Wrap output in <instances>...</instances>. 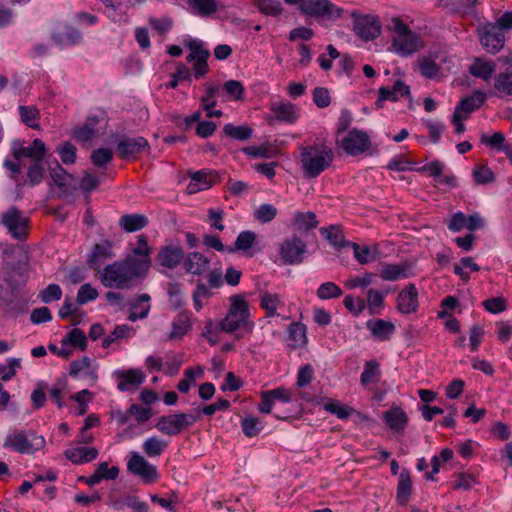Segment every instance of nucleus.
Wrapping results in <instances>:
<instances>
[{"mask_svg": "<svg viewBox=\"0 0 512 512\" xmlns=\"http://www.w3.org/2000/svg\"><path fill=\"white\" fill-rule=\"evenodd\" d=\"M149 270L147 260H138L128 256L124 260L115 261L104 266L100 274L101 283L108 288L128 289L135 280L142 278Z\"/></svg>", "mask_w": 512, "mask_h": 512, "instance_id": "f257e3e1", "label": "nucleus"}, {"mask_svg": "<svg viewBox=\"0 0 512 512\" xmlns=\"http://www.w3.org/2000/svg\"><path fill=\"white\" fill-rule=\"evenodd\" d=\"M299 161L305 178L314 179L327 170L334 161V153L325 142L300 147Z\"/></svg>", "mask_w": 512, "mask_h": 512, "instance_id": "f03ea898", "label": "nucleus"}, {"mask_svg": "<svg viewBox=\"0 0 512 512\" xmlns=\"http://www.w3.org/2000/svg\"><path fill=\"white\" fill-rule=\"evenodd\" d=\"M387 29L392 33L391 50L399 56H411L424 46L421 36L413 32L398 17H393L390 20Z\"/></svg>", "mask_w": 512, "mask_h": 512, "instance_id": "7ed1b4c3", "label": "nucleus"}, {"mask_svg": "<svg viewBox=\"0 0 512 512\" xmlns=\"http://www.w3.org/2000/svg\"><path fill=\"white\" fill-rule=\"evenodd\" d=\"M29 279L28 263L23 260L6 261L0 269V299H10Z\"/></svg>", "mask_w": 512, "mask_h": 512, "instance_id": "20e7f679", "label": "nucleus"}, {"mask_svg": "<svg viewBox=\"0 0 512 512\" xmlns=\"http://www.w3.org/2000/svg\"><path fill=\"white\" fill-rule=\"evenodd\" d=\"M45 438L33 430L15 429L5 438L3 447L20 454H34L44 448Z\"/></svg>", "mask_w": 512, "mask_h": 512, "instance_id": "39448f33", "label": "nucleus"}, {"mask_svg": "<svg viewBox=\"0 0 512 512\" xmlns=\"http://www.w3.org/2000/svg\"><path fill=\"white\" fill-rule=\"evenodd\" d=\"M345 14L352 18V31L362 41H373L381 35L382 24L376 15L364 14L359 10H345Z\"/></svg>", "mask_w": 512, "mask_h": 512, "instance_id": "423d86ee", "label": "nucleus"}, {"mask_svg": "<svg viewBox=\"0 0 512 512\" xmlns=\"http://www.w3.org/2000/svg\"><path fill=\"white\" fill-rule=\"evenodd\" d=\"M183 45L190 50L186 61L193 65L194 78L197 80L204 78L209 72L207 61L210 57V51L205 48L202 40L190 36L183 39Z\"/></svg>", "mask_w": 512, "mask_h": 512, "instance_id": "0eeeda50", "label": "nucleus"}, {"mask_svg": "<svg viewBox=\"0 0 512 512\" xmlns=\"http://www.w3.org/2000/svg\"><path fill=\"white\" fill-rule=\"evenodd\" d=\"M249 317L248 302L240 295L231 297V305L227 315L219 323L220 329L226 333H233L245 327Z\"/></svg>", "mask_w": 512, "mask_h": 512, "instance_id": "6e6552de", "label": "nucleus"}, {"mask_svg": "<svg viewBox=\"0 0 512 512\" xmlns=\"http://www.w3.org/2000/svg\"><path fill=\"white\" fill-rule=\"evenodd\" d=\"M198 420L199 417L192 413H175L159 417L155 427L164 435L176 436Z\"/></svg>", "mask_w": 512, "mask_h": 512, "instance_id": "1a4fd4ad", "label": "nucleus"}, {"mask_svg": "<svg viewBox=\"0 0 512 512\" xmlns=\"http://www.w3.org/2000/svg\"><path fill=\"white\" fill-rule=\"evenodd\" d=\"M301 13L312 16L322 17L328 20H337L345 16V10L328 0H303L299 7Z\"/></svg>", "mask_w": 512, "mask_h": 512, "instance_id": "9d476101", "label": "nucleus"}, {"mask_svg": "<svg viewBox=\"0 0 512 512\" xmlns=\"http://www.w3.org/2000/svg\"><path fill=\"white\" fill-rule=\"evenodd\" d=\"M4 225L12 238L23 240L28 235L29 219L17 207L11 206L1 215Z\"/></svg>", "mask_w": 512, "mask_h": 512, "instance_id": "9b49d317", "label": "nucleus"}, {"mask_svg": "<svg viewBox=\"0 0 512 512\" xmlns=\"http://www.w3.org/2000/svg\"><path fill=\"white\" fill-rule=\"evenodd\" d=\"M477 31L480 43L488 53L496 54L504 47V33L496 24L487 22L481 25Z\"/></svg>", "mask_w": 512, "mask_h": 512, "instance_id": "f8f14e48", "label": "nucleus"}, {"mask_svg": "<svg viewBox=\"0 0 512 512\" xmlns=\"http://www.w3.org/2000/svg\"><path fill=\"white\" fill-rule=\"evenodd\" d=\"M12 154L16 160L26 157L33 162H43L48 155L46 144L39 138H36L28 146H23L20 140H14L11 144Z\"/></svg>", "mask_w": 512, "mask_h": 512, "instance_id": "ddd939ff", "label": "nucleus"}, {"mask_svg": "<svg viewBox=\"0 0 512 512\" xmlns=\"http://www.w3.org/2000/svg\"><path fill=\"white\" fill-rule=\"evenodd\" d=\"M127 470L131 474L140 477L146 484L154 483L159 478L157 467L150 464L137 452H131Z\"/></svg>", "mask_w": 512, "mask_h": 512, "instance_id": "4468645a", "label": "nucleus"}, {"mask_svg": "<svg viewBox=\"0 0 512 512\" xmlns=\"http://www.w3.org/2000/svg\"><path fill=\"white\" fill-rule=\"evenodd\" d=\"M307 251L306 243L297 236L286 238L279 247V254L285 264H300Z\"/></svg>", "mask_w": 512, "mask_h": 512, "instance_id": "2eb2a0df", "label": "nucleus"}, {"mask_svg": "<svg viewBox=\"0 0 512 512\" xmlns=\"http://www.w3.org/2000/svg\"><path fill=\"white\" fill-rule=\"evenodd\" d=\"M183 248L177 244L169 242L159 248L155 256V263L166 269H174L184 261Z\"/></svg>", "mask_w": 512, "mask_h": 512, "instance_id": "dca6fc26", "label": "nucleus"}, {"mask_svg": "<svg viewBox=\"0 0 512 512\" xmlns=\"http://www.w3.org/2000/svg\"><path fill=\"white\" fill-rule=\"evenodd\" d=\"M342 149L349 155L356 156L364 153L370 146V139L366 132L352 129L342 139Z\"/></svg>", "mask_w": 512, "mask_h": 512, "instance_id": "f3484780", "label": "nucleus"}, {"mask_svg": "<svg viewBox=\"0 0 512 512\" xmlns=\"http://www.w3.org/2000/svg\"><path fill=\"white\" fill-rule=\"evenodd\" d=\"M146 148H149L148 141L142 137L130 138L128 136H122L117 143L116 151L120 158L130 159L136 158Z\"/></svg>", "mask_w": 512, "mask_h": 512, "instance_id": "a211bd4d", "label": "nucleus"}, {"mask_svg": "<svg viewBox=\"0 0 512 512\" xmlns=\"http://www.w3.org/2000/svg\"><path fill=\"white\" fill-rule=\"evenodd\" d=\"M113 375L117 380V388L122 392L137 389L146 378L141 369L116 370Z\"/></svg>", "mask_w": 512, "mask_h": 512, "instance_id": "6ab92c4d", "label": "nucleus"}, {"mask_svg": "<svg viewBox=\"0 0 512 512\" xmlns=\"http://www.w3.org/2000/svg\"><path fill=\"white\" fill-rule=\"evenodd\" d=\"M410 95V88L402 80H396L392 87H380L378 89V98L375 102L378 108L383 107L385 101L396 102L401 97Z\"/></svg>", "mask_w": 512, "mask_h": 512, "instance_id": "aec40b11", "label": "nucleus"}, {"mask_svg": "<svg viewBox=\"0 0 512 512\" xmlns=\"http://www.w3.org/2000/svg\"><path fill=\"white\" fill-rule=\"evenodd\" d=\"M207 284L202 280H197L192 295L209 299L213 296L211 289L220 288L223 285V273L221 269H213L207 274Z\"/></svg>", "mask_w": 512, "mask_h": 512, "instance_id": "412c9836", "label": "nucleus"}, {"mask_svg": "<svg viewBox=\"0 0 512 512\" xmlns=\"http://www.w3.org/2000/svg\"><path fill=\"white\" fill-rule=\"evenodd\" d=\"M183 266L188 274L195 276L207 275L210 270V259L200 252H190L184 257Z\"/></svg>", "mask_w": 512, "mask_h": 512, "instance_id": "4be33fe9", "label": "nucleus"}, {"mask_svg": "<svg viewBox=\"0 0 512 512\" xmlns=\"http://www.w3.org/2000/svg\"><path fill=\"white\" fill-rule=\"evenodd\" d=\"M397 310L401 314L415 313L418 309V290L414 284H409L397 296Z\"/></svg>", "mask_w": 512, "mask_h": 512, "instance_id": "5701e85b", "label": "nucleus"}, {"mask_svg": "<svg viewBox=\"0 0 512 512\" xmlns=\"http://www.w3.org/2000/svg\"><path fill=\"white\" fill-rule=\"evenodd\" d=\"M407 413L399 406H392L383 413V421L394 433H403L408 424Z\"/></svg>", "mask_w": 512, "mask_h": 512, "instance_id": "b1692460", "label": "nucleus"}, {"mask_svg": "<svg viewBox=\"0 0 512 512\" xmlns=\"http://www.w3.org/2000/svg\"><path fill=\"white\" fill-rule=\"evenodd\" d=\"M68 373L75 379H89L93 382L98 379L96 369L92 367V361L87 356L72 361Z\"/></svg>", "mask_w": 512, "mask_h": 512, "instance_id": "393cba45", "label": "nucleus"}, {"mask_svg": "<svg viewBox=\"0 0 512 512\" xmlns=\"http://www.w3.org/2000/svg\"><path fill=\"white\" fill-rule=\"evenodd\" d=\"M270 110L278 121L287 124H293L299 118V109L295 104L288 101L280 100L273 102L271 103Z\"/></svg>", "mask_w": 512, "mask_h": 512, "instance_id": "a878e982", "label": "nucleus"}, {"mask_svg": "<svg viewBox=\"0 0 512 512\" xmlns=\"http://www.w3.org/2000/svg\"><path fill=\"white\" fill-rule=\"evenodd\" d=\"M111 242L105 240L94 245L91 254L87 259L90 268L100 270V267L109 259L113 258Z\"/></svg>", "mask_w": 512, "mask_h": 512, "instance_id": "bb28decb", "label": "nucleus"}, {"mask_svg": "<svg viewBox=\"0 0 512 512\" xmlns=\"http://www.w3.org/2000/svg\"><path fill=\"white\" fill-rule=\"evenodd\" d=\"M366 327L378 341L389 340L396 330L395 325L391 321L384 319H370L366 322Z\"/></svg>", "mask_w": 512, "mask_h": 512, "instance_id": "cd10ccee", "label": "nucleus"}, {"mask_svg": "<svg viewBox=\"0 0 512 512\" xmlns=\"http://www.w3.org/2000/svg\"><path fill=\"white\" fill-rule=\"evenodd\" d=\"M287 344L292 349L303 348L307 345V328L301 322H292L287 328Z\"/></svg>", "mask_w": 512, "mask_h": 512, "instance_id": "c85d7f7f", "label": "nucleus"}, {"mask_svg": "<svg viewBox=\"0 0 512 512\" xmlns=\"http://www.w3.org/2000/svg\"><path fill=\"white\" fill-rule=\"evenodd\" d=\"M484 101V93L481 91H475L471 96L461 99L456 105L454 112L468 117L469 114L479 109Z\"/></svg>", "mask_w": 512, "mask_h": 512, "instance_id": "c756f323", "label": "nucleus"}, {"mask_svg": "<svg viewBox=\"0 0 512 512\" xmlns=\"http://www.w3.org/2000/svg\"><path fill=\"white\" fill-rule=\"evenodd\" d=\"M320 233L335 249L347 248L352 244V242L344 238L343 231L338 225L321 227Z\"/></svg>", "mask_w": 512, "mask_h": 512, "instance_id": "7c9ffc66", "label": "nucleus"}, {"mask_svg": "<svg viewBox=\"0 0 512 512\" xmlns=\"http://www.w3.org/2000/svg\"><path fill=\"white\" fill-rule=\"evenodd\" d=\"M65 456L74 464L89 463L98 456V450L94 447H73L65 451Z\"/></svg>", "mask_w": 512, "mask_h": 512, "instance_id": "2f4dec72", "label": "nucleus"}, {"mask_svg": "<svg viewBox=\"0 0 512 512\" xmlns=\"http://www.w3.org/2000/svg\"><path fill=\"white\" fill-rule=\"evenodd\" d=\"M412 493V480L408 470L404 469L398 478L396 491V501L400 506H405L409 502Z\"/></svg>", "mask_w": 512, "mask_h": 512, "instance_id": "473e14b6", "label": "nucleus"}, {"mask_svg": "<svg viewBox=\"0 0 512 512\" xmlns=\"http://www.w3.org/2000/svg\"><path fill=\"white\" fill-rule=\"evenodd\" d=\"M98 123V117L96 116H88L86 118V121L83 123V125L76 127L73 130L72 136L81 142H87L91 139H93L97 133L98 130L96 128Z\"/></svg>", "mask_w": 512, "mask_h": 512, "instance_id": "72a5a7b5", "label": "nucleus"}, {"mask_svg": "<svg viewBox=\"0 0 512 512\" xmlns=\"http://www.w3.org/2000/svg\"><path fill=\"white\" fill-rule=\"evenodd\" d=\"M495 63L492 60L486 61L482 58H475L471 66L469 67V72L474 77L480 78L484 81H488L491 79L494 71H495Z\"/></svg>", "mask_w": 512, "mask_h": 512, "instance_id": "f704fd0d", "label": "nucleus"}, {"mask_svg": "<svg viewBox=\"0 0 512 512\" xmlns=\"http://www.w3.org/2000/svg\"><path fill=\"white\" fill-rule=\"evenodd\" d=\"M213 185L212 179L204 170L194 172L190 177V182L186 187L188 194H196L200 191L209 189Z\"/></svg>", "mask_w": 512, "mask_h": 512, "instance_id": "c9c22d12", "label": "nucleus"}, {"mask_svg": "<svg viewBox=\"0 0 512 512\" xmlns=\"http://www.w3.org/2000/svg\"><path fill=\"white\" fill-rule=\"evenodd\" d=\"M150 296L148 294H141L131 303V312L128 316L130 321L144 319L148 316L150 311Z\"/></svg>", "mask_w": 512, "mask_h": 512, "instance_id": "e433bc0d", "label": "nucleus"}, {"mask_svg": "<svg viewBox=\"0 0 512 512\" xmlns=\"http://www.w3.org/2000/svg\"><path fill=\"white\" fill-rule=\"evenodd\" d=\"M52 41L58 46H67L78 44L82 40L81 33L73 27H66L63 31L54 32L51 36Z\"/></svg>", "mask_w": 512, "mask_h": 512, "instance_id": "4c0bfd02", "label": "nucleus"}, {"mask_svg": "<svg viewBox=\"0 0 512 512\" xmlns=\"http://www.w3.org/2000/svg\"><path fill=\"white\" fill-rule=\"evenodd\" d=\"M191 329L190 315L188 312H180L172 322V330L168 335L169 340L181 339Z\"/></svg>", "mask_w": 512, "mask_h": 512, "instance_id": "58836bf2", "label": "nucleus"}, {"mask_svg": "<svg viewBox=\"0 0 512 512\" xmlns=\"http://www.w3.org/2000/svg\"><path fill=\"white\" fill-rule=\"evenodd\" d=\"M147 224V217L141 214H125L119 220L120 227L126 232L141 230Z\"/></svg>", "mask_w": 512, "mask_h": 512, "instance_id": "ea45409f", "label": "nucleus"}, {"mask_svg": "<svg viewBox=\"0 0 512 512\" xmlns=\"http://www.w3.org/2000/svg\"><path fill=\"white\" fill-rule=\"evenodd\" d=\"M259 300L260 307L266 310L268 317H274L277 315V309L281 303V296L278 293L260 291Z\"/></svg>", "mask_w": 512, "mask_h": 512, "instance_id": "a19ab883", "label": "nucleus"}, {"mask_svg": "<svg viewBox=\"0 0 512 512\" xmlns=\"http://www.w3.org/2000/svg\"><path fill=\"white\" fill-rule=\"evenodd\" d=\"M224 134L233 140L246 141L253 135V129L247 124L236 126L232 123H227L223 127Z\"/></svg>", "mask_w": 512, "mask_h": 512, "instance_id": "79ce46f5", "label": "nucleus"}, {"mask_svg": "<svg viewBox=\"0 0 512 512\" xmlns=\"http://www.w3.org/2000/svg\"><path fill=\"white\" fill-rule=\"evenodd\" d=\"M168 447V442L158 436L147 438L142 444V450L146 456L153 458L160 456Z\"/></svg>", "mask_w": 512, "mask_h": 512, "instance_id": "37998d69", "label": "nucleus"}, {"mask_svg": "<svg viewBox=\"0 0 512 512\" xmlns=\"http://www.w3.org/2000/svg\"><path fill=\"white\" fill-rule=\"evenodd\" d=\"M381 377L379 363L376 360L365 362L363 372L360 376V383L366 387L370 383H377Z\"/></svg>", "mask_w": 512, "mask_h": 512, "instance_id": "c03bdc74", "label": "nucleus"}, {"mask_svg": "<svg viewBox=\"0 0 512 512\" xmlns=\"http://www.w3.org/2000/svg\"><path fill=\"white\" fill-rule=\"evenodd\" d=\"M380 277L385 281H397L408 277L407 266L401 264H386L380 270Z\"/></svg>", "mask_w": 512, "mask_h": 512, "instance_id": "a18cd8bd", "label": "nucleus"}, {"mask_svg": "<svg viewBox=\"0 0 512 512\" xmlns=\"http://www.w3.org/2000/svg\"><path fill=\"white\" fill-rule=\"evenodd\" d=\"M19 115L21 121L26 124L28 127L39 130L40 124V113L39 110L35 106H23L20 105L18 107Z\"/></svg>", "mask_w": 512, "mask_h": 512, "instance_id": "49530a36", "label": "nucleus"}, {"mask_svg": "<svg viewBox=\"0 0 512 512\" xmlns=\"http://www.w3.org/2000/svg\"><path fill=\"white\" fill-rule=\"evenodd\" d=\"M256 240V234L251 230H245L237 236L234 247H228L227 252L248 251L252 248Z\"/></svg>", "mask_w": 512, "mask_h": 512, "instance_id": "de8ad7c7", "label": "nucleus"}, {"mask_svg": "<svg viewBox=\"0 0 512 512\" xmlns=\"http://www.w3.org/2000/svg\"><path fill=\"white\" fill-rule=\"evenodd\" d=\"M385 293L375 289H369L367 291V303L370 315L380 314L384 308Z\"/></svg>", "mask_w": 512, "mask_h": 512, "instance_id": "09e8293b", "label": "nucleus"}, {"mask_svg": "<svg viewBox=\"0 0 512 512\" xmlns=\"http://www.w3.org/2000/svg\"><path fill=\"white\" fill-rule=\"evenodd\" d=\"M494 87L501 96H512V70L499 73L495 77Z\"/></svg>", "mask_w": 512, "mask_h": 512, "instance_id": "8fccbe9b", "label": "nucleus"}, {"mask_svg": "<svg viewBox=\"0 0 512 512\" xmlns=\"http://www.w3.org/2000/svg\"><path fill=\"white\" fill-rule=\"evenodd\" d=\"M294 224L298 230L309 231L318 224L316 214L314 212H296L293 216Z\"/></svg>", "mask_w": 512, "mask_h": 512, "instance_id": "3c124183", "label": "nucleus"}, {"mask_svg": "<svg viewBox=\"0 0 512 512\" xmlns=\"http://www.w3.org/2000/svg\"><path fill=\"white\" fill-rule=\"evenodd\" d=\"M67 345H71L79 348L81 351H85L87 348V338L85 333L78 328L72 329L61 341V346Z\"/></svg>", "mask_w": 512, "mask_h": 512, "instance_id": "603ef678", "label": "nucleus"}, {"mask_svg": "<svg viewBox=\"0 0 512 512\" xmlns=\"http://www.w3.org/2000/svg\"><path fill=\"white\" fill-rule=\"evenodd\" d=\"M55 151L64 165H72L76 162L77 148L71 142L65 141L59 144Z\"/></svg>", "mask_w": 512, "mask_h": 512, "instance_id": "864d4df0", "label": "nucleus"}, {"mask_svg": "<svg viewBox=\"0 0 512 512\" xmlns=\"http://www.w3.org/2000/svg\"><path fill=\"white\" fill-rule=\"evenodd\" d=\"M342 294V289L331 281L322 283L316 291L317 297L321 300L336 299L342 296Z\"/></svg>", "mask_w": 512, "mask_h": 512, "instance_id": "5fc2aeb1", "label": "nucleus"}, {"mask_svg": "<svg viewBox=\"0 0 512 512\" xmlns=\"http://www.w3.org/2000/svg\"><path fill=\"white\" fill-rule=\"evenodd\" d=\"M254 5L262 14L276 17L282 13V6L279 0H253Z\"/></svg>", "mask_w": 512, "mask_h": 512, "instance_id": "6e6d98bb", "label": "nucleus"}, {"mask_svg": "<svg viewBox=\"0 0 512 512\" xmlns=\"http://www.w3.org/2000/svg\"><path fill=\"white\" fill-rule=\"evenodd\" d=\"M278 214V209L273 204L263 203L254 211V218L260 223L271 222Z\"/></svg>", "mask_w": 512, "mask_h": 512, "instance_id": "4d7b16f0", "label": "nucleus"}, {"mask_svg": "<svg viewBox=\"0 0 512 512\" xmlns=\"http://www.w3.org/2000/svg\"><path fill=\"white\" fill-rule=\"evenodd\" d=\"M241 428L245 436H257L264 428L263 422L256 417H246L241 421Z\"/></svg>", "mask_w": 512, "mask_h": 512, "instance_id": "13d9d810", "label": "nucleus"}, {"mask_svg": "<svg viewBox=\"0 0 512 512\" xmlns=\"http://www.w3.org/2000/svg\"><path fill=\"white\" fill-rule=\"evenodd\" d=\"M472 175L476 184L479 185L489 184L495 180L493 171L485 165L476 166L472 171Z\"/></svg>", "mask_w": 512, "mask_h": 512, "instance_id": "bf43d9fd", "label": "nucleus"}, {"mask_svg": "<svg viewBox=\"0 0 512 512\" xmlns=\"http://www.w3.org/2000/svg\"><path fill=\"white\" fill-rule=\"evenodd\" d=\"M8 365L0 364V375L2 381L11 380L17 373L18 369H21V359L19 358H8Z\"/></svg>", "mask_w": 512, "mask_h": 512, "instance_id": "052dcab7", "label": "nucleus"}, {"mask_svg": "<svg viewBox=\"0 0 512 512\" xmlns=\"http://www.w3.org/2000/svg\"><path fill=\"white\" fill-rule=\"evenodd\" d=\"M90 159L95 166L103 168L112 161L113 154L108 148H98L92 151Z\"/></svg>", "mask_w": 512, "mask_h": 512, "instance_id": "680f3d73", "label": "nucleus"}, {"mask_svg": "<svg viewBox=\"0 0 512 512\" xmlns=\"http://www.w3.org/2000/svg\"><path fill=\"white\" fill-rule=\"evenodd\" d=\"M223 91L231 100H241L244 95V87L238 80H228L223 84Z\"/></svg>", "mask_w": 512, "mask_h": 512, "instance_id": "e2e57ef3", "label": "nucleus"}, {"mask_svg": "<svg viewBox=\"0 0 512 512\" xmlns=\"http://www.w3.org/2000/svg\"><path fill=\"white\" fill-rule=\"evenodd\" d=\"M131 327L123 324V325H117L114 330L108 334L102 342L103 348H108L111 346L112 343H114L116 340L128 337V333L131 331Z\"/></svg>", "mask_w": 512, "mask_h": 512, "instance_id": "0e129e2a", "label": "nucleus"}, {"mask_svg": "<svg viewBox=\"0 0 512 512\" xmlns=\"http://www.w3.org/2000/svg\"><path fill=\"white\" fill-rule=\"evenodd\" d=\"M43 162H33L27 170V179L30 185L35 186L40 184L45 176V169Z\"/></svg>", "mask_w": 512, "mask_h": 512, "instance_id": "69168bd1", "label": "nucleus"}, {"mask_svg": "<svg viewBox=\"0 0 512 512\" xmlns=\"http://www.w3.org/2000/svg\"><path fill=\"white\" fill-rule=\"evenodd\" d=\"M350 248L353 249L354 257L360 264H367L375 259V255L369 246H360L352 242Z\"/></svg>", "mask_w": 512, "mask_h": 512, "instance_id": "338daca9", "label": "nucleus"}, {"mask_svg": "<svg viewBox=\"0 0 512 512\" xmlns=\"http://www.w3.org/2000/svg\"><path fill=\"white\" fill-rule=\"evenodd\" d=\"M192 7L196 8L201 16H208L218 9L216 0H189Z\"/></svg>", "mask_w": 512, "mask_h": 512, "instance_id": "774afa93", "label": "nucleus"}]
</instances>
